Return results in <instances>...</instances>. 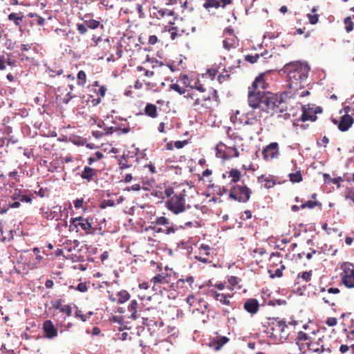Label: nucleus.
I'll use <instances>...</instances> for the list:
<instances>
[{"mask_svg": "<svg viewBox=\"0 0 354 354\" xmlns=\"http://www.w3.org/2000/svg\"><path fill=\"white\" fill-rule=\"evenodd\" d=\"M310 71L309 66L304 62H292L286 64L281 71L286 74L288 78V86L300 97L309 94L307 90L301 91L307 84V78Z\"/></svg>", "mask_w": 354, "mask_h": 354, "instance_id": "f257e3e1", "label": "nucleus"}, {"mask_svg": "<svg viewBox=\"0 0 354 354\" xmlns=\"http://www.w3.org/2000/svg\"><path fill=\"white\" fill-rule=\"evenodd\" d=\"M264 85L263 75L256 77L252 87L249 88L248 104L252 108H259L268 111L275 106V103L270 93L265 94L260 91V88H264Z\"/></svg>", "mask_w": 354, "mask_h": 354, "instance_id": "f03ea898", "label": "nucleus"}, {"mask_svg": "<svg viewBox=\"0 0 354 354\" xmlns=\"http://www.w3.org/2000/svg\"><path fill=\"white\" fill-rule=\"evenodd\" d=\"M185 191L183 190L180 194L168 199L165 203L167 209L175 214H178L189 209L191 206L185 203Z\"/></svg>", "mask_w": 354, "mask_h": 354, "instance_id": "7ed1b4c3", "label": "nucleus"}, {"mask_svg": "<svg viewBox=\"0 0 354 354\" xmlns=\"http://www.w3.org/2000/svg\"><path fill=\"white\" fill-rule=\"evenodd\" d=\"M240 151H243V139L239 136H234L227 144H226L227 159L240 156Z\"/></svg>", "mask_w": 354, "mask_h": 354, "instance_id": "20e7f679", "label": "nucleus"}, {"mask_svg": "<svg viewBox=\"0 0 354 354\" xmlns=\"http://www.w3.org/2000/svg\"><path fill=\"white\" fill-rule=\"evenodd\" d=\"M92 219L89 218H83L82 216L73 218L71 220L70 230L78 231V226L86 233L90 234L92 230Z\"/></svg>", "mask_w": 354, "mask_h": 354, "instance_id": "39448f33", "label": "nucleus"}, {"mask_svg": "<svg viewBox=\"0 0 354 354\" xmlns=\"http://www.w3.org/2000/svg\"><path fill=\"white\" fill-rule=\"evenodd\" d=\"M251 191L245 185H236L234 187L230 194V196L239 202H247L250 197Z\"/></svg>", "mask_w": 354, "mask_h": 354, "instance_id": "423d86ee", "label": "nucleus"}, {"mask_svg": "<svg viewBox=\"0 0 354 354\" xmlns=\"http://www.w3.org/2000/svg\"><path fill=\"white\" fill-rule=\"evenodd\" d=\"M324 338V335L318 337L317 338L312 337L308 342H307V343H306V347L308 351L317 354H322L326 351L330 353V350L325 348Z\"/></svg>", "mask_w": 354, "mask_h": 354, "instance_id": "0eeeda50", "label": "nucleus"}, {"mask_svg": "<svg viewBox=\"0 0 354 354\" xmlns=\"http://www.w3.org/2000/svg\"><path fill=\"white\" fill-rule=\"evenodd\" d=\"M343 272L342 281L346 287L354 288V268L351 263H346L342 266Z\"/></svg>", "mask_w": 354, "mask_h": 354, "instance_id": "6e6552de", "label": "nucleus"}, {"mask_svg": "<svg viewBox=\"0 0 354 354\" xmlns=\"http://www.w3.org/2000/svg\"><path fill=\"white\" fill-rule=\"evenodd\" d=\"M279 154L278 144L272 142L263 150V158L269 160L278 157Z\"/></svg>", "mask_w": 354, "mask_h": 354, "instance_id": "1a4fd4ad", "label": "nucleus"}, {"mask_svg": "<svg viewBox=\"0 0 354 354\" xmlns=\"http://www.w3.org/2000/svg\"><path fill=\"white\" fill-rule=\"evenodd\" d=\"M43 330L44 336L48 339H52L58 335L57 329L50 320H46L44 322Z\"/></svg>", "mask_w": 354, "mask_h": 354, "instance_id": "9d476101", "label": "nucleus"}, {"mask_svg": "<svg viewBox=\"0 0 354 354\" xmlns=\"http://www.w3.org/2000/svg\"><path fill=\"white\" fill-rule=\"evenodd\" d=\"M288 328V326L284 321H279L277 322L275 328H273L276 332L280 333V338L279 341L280 342H283L287 339L288 337V333L286 331Z\"/></svg>", "mask_w": 354, "mask_h": 354, "instance_id": "9b49d317", "label": "nucleus"}, {"mask_svg": "<svg viewBox=\"0 0 354 354\" xmlns=\"http://www.w3.org/2000/svg\"><path fill=\"white\" fill-rule=\"evenodd\" d=\"M302 115H301V120L305 122V121H308V120H310V121H315L316 119H317V111H313V109H311L309 106V105L308 106H304L302 107Z\"/></svg>", "mask_w": 354, "mask_h": 354, "instance_id": "f8f14e48", "label": "nucleus"}, {"mask_svg": "<svg viewBox=\"0 0 354 354\" xmlns=\"http://www.w3.org/2000/svg\"><path fill=\"white\" fill-rule=\"evenodd\" d=\"M312 337H309L306 333L304 332H299L297 337V344L298 345L299 349L303 353L305 352L304 347L306 346V343L308 342Z\"/></svg>", "mask_w": 354, "mask_h": 354, "instance_id": "ddd939ff", "label": "nucleus"}, {"mask_svg": "<svg viewBox=\"0 0 354 354\" xmlns=\"http://www.w3.org/2000/svg\"><path fill=\"white\" fill-rule=\"evenodd\" d=\"M353 118L349 115H344L342 117L338 128L342 131H347L352 125Z\"/></svg>", "mask_w": 354, "mask_h": 354, "instance_id": "4468645a", "label": "nucleus"}, {"mask_svg": "<svg viewBox=\"0 0 354 354\" xmlns=\"http://www.w3.org/2000/svg\"><path fill=\"white\" fill-rule=\"evenodd\" d=\"M245 310L251 314H255L259 308V303L257 299H250L244 304Z\"/></svg>", "mask_w": 354, "mask_h": 354, "instance_id": "2eb2a0df", "label": "nucleus"}, {"mask_svg": "<svg viewBox=\"0 0 354 354\" xmlns=\"http://www.w3.org/2000/svg\"><path fill=\"white\" fill-rule=\"evenodd\" d=\"M96 174L97 170L89 167H85L81 174V177L90 182L93 179V177L95 176Z\"/></svg>", "mask_w": 354, "mask_h": 354, "instance_id": "dca6fc26", "label": "nucleus"}, {"mask_svg": "<svg viewBox=\"0 0 354 354\" xmlns=\"http://www.w3.org/2000/svg\"><path fill=\"white\" fill-rule=\"evenodd\" d=\"M150 228L153 231L154 233H162L167 235L174 234L176 232V229L174 227H165L151 225Z\"/></svg>", "mask_w": 354, "mask_h": 354, "instance_id": "f3484780", "label": "nucleus"}, {"mask_svg": "<svg viewBox=\"0 0 354 354\" xmlns=\"http://www.w3.org/2000/svg\"><path fill=\"white\" fill-rule=\"evenodd\" d=\"M229 339L226 337H221L215 341H212L209 343V346L212 347L214 351H217L221 348V347L228 342Z\"/></svg>", "mask_w": 354, "mask_h": 354, "instance_id": "a211bd4d", "label": "nucleus"}, {"mask_svg": "<svg viewBox=\"0 0 354 354\" xmlns=\"http://www.w3.org/2000/svg\"><path fill=\"white\" fill-rule=\"evenodd\" d=\"M209 295L223 304L229 305L230 304V300L227 299V295H226L220 294L212 290L209 291Z\"/></svg>", "mask_w": 354, "mask_h": 354, "instance_id": "6ab92c4d", "label": "nucleus"}, {"mask_svg": "<svg viewBox=\"0 0 354 354\" xmlns=\"http://www.w3.org/2000/svg\"><path fill=\"white\" fill-rule=\"evenodd\" d=\"M215 149L216 157L222 159H227L226 144L221 142L216 145Z\"/></svg>", "mask_w": 354, "mask_h": 354, "instance_id": "aec40b11", "label": "nucleus"}, {"mask_svg": "<svg viewBox=\"0 0 354 354\" xmlns=\"http://www.w3.org/2000/svg\"><path fill=\"white\" fill-rule=\"evenodd\" d=\"M153 225L156 226H162V227H174L172 224L170 223L168 218L165 216H159L156 217L153 221L151 222Z\"/></svg>", "mask_w": 354, "mask_h": 354, "instance_id": "412c9836", "label": "nucleus"}, {"mask_svg": "<svg viewBox=\"0 0 354 354\" xmlns=\"http://www.w3.org/2000/svg\"><path fill=\"white\" fill-rule=\"evenodd\" d=\"M145 113L147 115L155 118L157 117V108L153 104H147L145 108Z\"/></svg>", "mask_w": 354, "mask_h": 354, "instance_id": "4be33fe9", "label": "nucleus"}, {"mask_svg": "<svg viewBox=\"0 0 354 354\" xmlns=\"http://www.w3.org/2000/svg\"><path fill=\"white\" fill-rule=\"evenodd\" d=\"M259 182L262 184L266 188H270L275 185L274 181L270 177H265L261 176L258 178Z\"/></svg>", "mask_w": 354, "mask_h": 354, "instance_id": "5701e85b", "label": "nucleus"}, {"mask_svg": "<svg viewBox=\"0 0 354 354\" xmlns=\"http://www.w3.org/2000/svg\"><path fill=\"white\" fill-rule=\"evenodd\" d=\"M118 300L120 304H124L130 299L129 293L126 290H121L118 293Z\"/></svg>", "mask_w": 354, "mask_h": 354, "instance_id": "b1692460", "label": "nucleus"}, {"mask_svg": "<svg viewBox=\"0 0 354 354\" xmlns=\"http://www.w3.org/2000/svg\"><path fill=\"white\" fill-rule=\"evenodd\" d=\"M220 6V2L218 0H205L203 7L206 9L212 8H218Z\"/></svg>", "mask_w": 354, "mask_h": 354, "instance_id": "393cba45", "label": "nucleus"}, {"mask_svg": "<svg viewBox=\"0 0 354 354\" xmlns=\"http://www.w3.org/2000/svg\"><path fill=\"white\" fill-rule=\"evenodd\" d=\"M288 176L290 178V180L293 183H299L302 180V176L300 171L289 174Z\"/></svg>", "mask_w": 354, "mask_h": 354, "instance_id": "a878e982", "label": "nucleus"}, {"mask_svg": "<svg viewBox=\"0 0 354 354\" xmlns=\"http://www.w3.org/2000/svg\"><path fill=\"white\" fill-rule=\"evenodd\" d=\"M230 177L232 178V182L236 183L240 179L241 173L237 169H232L230 172Z\"/></svg>", "mask_w": 354, "mask_h": 354, "instance_id": "bb28decb", "label": "nucleus"}, {"mask_svg": "<svg viewBox=\"0 0 354 354\" xmlns=\"http://www.w3.org/2000/svg\"><path fill=\"white\" fill-rule=\"evenodd\" d=\"M8 19H9V20L14 21V23L16 25H19L20 22L22 21L23 16L18 15L16 13H10L8 15Z\"/></svg>", "mask_w": 354, "mask_h": 354, "instance_id": "cd10ccee", "label": "nucleus"}, {"mask_svg": "<svg viewBox=\"0 0 354 354\" xmlns=\"http://www.w3.org/2000/svg\"><path fill=\"white\" fill-rule=\"evenodd\" d=\"M138 308V304L136 300H133L131 301V304L129 306V310L131 312V316L133 318H136V313L137 312V309Z\"/></svg>", "mask_w": 354, "mask_h": 354, "instance_id": "c85d7f7f", "label": "nucleus"}, {"mask_svg": "<svg viewBox=\"0 0 354 354\" xmlns=\"http://www.w3.org/2000/svg\"><path fill=\"white\" fill-rule=\"evenodd\" d=\"M252 114L249 113L248 116V120H245V124H254L257 122L259 121L260 115L259 114H256L254 117H252Z\"/></svg>", "mask_w": 354, "mask_h": 354, "instance_id": "c756f323", "label": "nucleus"}, {"mask_svg": "<svg viewBox=\"0 0 354 354\" xmlns=\"http://www.w3.org/2000/svg\"><path fill=\"white\" fill-rule=\"evenodd\" d=\"M223 45L226 50H229L231 48L234 47V39L233 38L224 39Z\"/></svg>", "mask_w": 354, "mask_h": 354, "instance_id": "7c9ffc66", "label": "nucleus"}, {"mask_svg": "<svg viewBox=\"0 0 354 354\" xmlns=\"http://www.w3.org/2000/svg\"><path fill=\"white\" fill-rule=\"evenodd\" d=\"M56 308H59L60 311L65 313L67 316H70L71 315L72 309L69 305L58 306Z\"/></svg>", "mask_w": 354, "mask_h": 354, "instance_id": "2f4dec72", "label": "nucleus"}, {"mask_svg": "<svg viewBox=\"0 0 354 354\" xmlns=\"http://www.w3.org/2000/svg\"><path fill=\"white\" fill-rule=\"evenodd\" d=\"M344 24L346 25V30L347 32H351L353 29V22L351 17H348L344 19Z\"/></svg>", "mask_w": 354, "mask_h": 354, "instance_id": "473e14b6", "label": "nucleus"}, {"mask_svg": "<svg viewBox=\"0 0 354 354\" xmlns=\"http://www.w3.org/2000/svg\"><path fill=\"white\" fill-rule=\"evenodd\" d=\"M171 90L175 91L179 94L182 95L185 93V89L181 88L178 84H172L169 86Z\"/></svg>", "mask_w": 354, "mask_h": 354, "instance_id": "72a5a7b5", "label": "nucleus"}, {"mask_svg": "<svg viewBox=\"0 0 354 354\" xmlns=\"http://www.w3.org/2000/svg\"><path fill=\"white\" fill-rule=\"evenodd\" d=\"M312 276V271L303 272L301 274H298V278H301L304 281L308 282L310 280Z\"/></svg>", "mask_w": 354, "mask_h": 354, "instance_id": "f704fd0d", "label": "nucleus"}, {"mask_svg": "<svg viewBox=\"0 0 354 354\" xmlns=\"http://www.w3.org/2000/svg\"><path fill=\"white\" fill-rule=\"evenodd\" d=\"M77 79L79 80V84L84 85L86 83V73L83 71H80L77 73Z\"/></svg>", "mask_w": 354, "mask_h": 354, "instance_id": "c9c22d12", "label": "nucleus"}, {"mask_svg": "<svg viewBox=\"0 0 354 354\" xmlns=\"http://www.w3.org/2000/svg\"><path fill=\"white\" fill-rule=\"evenodd\" d=\"M317 205V201H308L301 205V208H302V209H305V208L313 209Z\"/></svg>", "mask_w": 354, "mask_h": 354, "instance_id": "e433bc0d", "label": "nucleus"}, {"mask_svg": "<svg viewBox=\"0 0 354 354\" xmlns=\"http://www.w3.org/2000/svg\"><path fill=\"white\" fill-rule=\"evenodd\" d=\"M210 248L207 245H201L199 248L200 254H205L206 256L209 255Z\"/></svg>", "mask_w": 354, "mask_h": 354, "instance_id": "4c0bfd02", "label": "nucleus"}, {"mask_svg": "<svg viewBox=\"0 0 354 354\" xmlns=\"http://www.w3.org/2000/svg\"><path fill=\"white\" fill-rule=\"evenodd\" d=\"M23 192L19 189H15L11 195V198L14 201H19V198L21 196Z\"/></svg>", "mask_w": 354, "mask_h": 354, "instance_id": "58836bf2", "label": "nucleus"}, {"mask_svg": "<svg viewBox=\"0 0 354 354\" xmlns=\"http://www.w3.org/2000/svg\"><path fill=\"white\" fill-rule=\"evenodd\" d=\"M71 288H74L81 292H85L88 290L86 283H80L76 288L71 286Z\"/></svg>", "mask_w": 354, "mask_h": 354, "instance_id": "ea45409f", "label": "nucleus"}, {"mask_svg": "<svg viewBox=\"0 0 354 354\" xmlns=\"http://www.w3.org/2000/svg\"><path fill=\"white\" fill-rule=\"evenodd\" d=\"M259 57V55L256 54L255 55H246L245 57V59L252 64H254L257 62L258 59Z\"/></svg>", "mask_w": 354, "mask_h": 354, "instance_id": "a19ab883", "label": "nucleus"}, {"mask_svg": "<svg viewBox=\"0 0 354 354\" xmlns=\"http://www.w3.org/2000/svg\"><path fill=\"white\" fill-rule=\"evenodd\" d=\"M165 279H166V278L165 276L161 275V274H158V275L153 277L152 278L151 281L154 283H163L165 281Z\"/></svg>", "mask_w": 354, "mask_h": 354, "instance_id": "79ce46f5", "label": "nucleus"}, {"mask_svg": "<svg viewBox=\"0 0 354 354\" xmlns=\"http://www.w3.org/2000/svg\"><path fill=\"white\" fill-rule=\"evenodd\" d=\"M179 81L185 86H189L190 84L189 79L187 75H181Z\"/></svg>", "mask_w": 354, "mask_h": 354, "instance_id": "37998d69", "label": "nucleus"}, {"mask_svg": "<svg viewBox=\"0 0 354 354\" xmlns=\"http://www.w3.org/2000/svg\"><path fill=\"white\" fill-rule=\"evenodd\" d=\"M307 17L308 18L309 22L311 24H315L318 21V15H317L308 14Z\"/></svg>", "mask_w": 354, "mask_h": 354, "instance_id": "c03bdc74", "label": "nucleus"}, {"mask_svg": "<svg viewBox=\"0 0 354 354\" xmlns=\"http://www.w3.org/2000/svg\"><path fill=\"white\" fill-rule=\"evenodd\" d=\"M328 326H335L337 324V320L335 317H328L326 322Z\"/></svg>", "mask_w": 354, "mask_h": 354, "instance_id": "a18cd8bd", "label": "nucleus"}, {"mask_svg": "<svg viewBox=\"0 0 354 354\" xmlns=\"http://www.w3.org/2000/svg\"><path fill=\"white\" fill-rule=\"evenodd\" d=\"M6 57V64H8L10 66H15L16 64V61L14 59H12L10 58V55L8 54Z\"/></svg>", "mask_w": 354, "mask_h": 354, "instance_id": "49530a36", "label": "nucleus"}, {"mask_svg": "<svg viewBox=\"0 0 354 354\" xmlns=\"http://www.w3.org/2000/svg\"><path fill=\"white\" fill-rule=\"evenodd\" d=\"M115 205V202L113 200H106L104 201L102 203V207L104 208L106 207H113Z\"/></svg>", "mask_w": 354, "mask_h": 354, "instance_id": "de8ad7c7", "label": "nucleus"}, {"mask_svg": "<svg viewBox=\"0 0 354 354\" xmlns=\"http://www.w3.org/2000/svg\"><path fill=\"white\" fill-rule=\"evenodd\" d=\"M174 194V189L171 187H167L165 189L164 192V195L162 196V198H164L165 197H170Z\"/></svg>", "mask_w": 354, "mask_h": 354, "instance_id": "09e8293b", "label": "nucleus"}, {"mask_svg": "<svg viewBox=\"0 0 354 354\" xmlns=\"http://www.w3.org/2000/svg\"><path fill=\"white\" fill-rule=\"evenodd\" d=\"M187 144V140H183V141L178 140V141H176L174 142V146L177 149H181L183 147H185Z\"/></svg>", "mask_w": 354, "mask_h": 354, "instance_id": "8fccbe9b", "label": "nucleus"}, {"mask_svg": "<svg viewBox=\"0 0 354 354\" xmlns=\"http://www.w3.org/2000/svg\"><path fill=\"white\" fill-rule=\"evenodd\" d=\"M19 201L25 203H31L32 198L30 196L25 195L22 193L21 196L19 198Z\"/></svg>", "mask_w": 354, "mask_h": 354, "instance_id": "3c124183", "label": "nucleus"}, {"mask_svg": "<svg viewBox=\"0 0 354 354\" xmlns=\"http://www.w3.org/2000/svg\"><path fill=\"white\" fill-rule=\"evenodd\" d=\"M169 32H170V37L171 39H175L178 35L177 28L176 27H172L169 30Z\"/></svg>", "mask_w": 354, "mask_h": 354, "instance_id": "603ef678", "label": "nucleus"}, {"mask_svg": "<svg viewBox=\"0 0 354 354\" xmlns=\"http://www.w3.org/2000/svg\"><path fill=\"white\" fill-rule=\"evenodd\" d=\"M77 30L80 34L83 35L86 32L87 28L84 24H77Z\"/></svg>", "mask_w": 354, "mask_h": 354, "instance_id": "864d4df0", "label": "nucleus"}, {"mask_svg": "<svg viewBox=\"0 0 354 354\" xmlns=\"http://www.w3.org/2000/svg\"><path fill=\"white\" fill-rule=\"evenodd\" d=\"M100 25V22L95 20H91L88 22V27L92 29L97 28Z\"/></svg>", "mask_w": 354, "mask_h": 354, "instance_id": "5fc2aeb1", "label": "nucleus"}, {"mask_svg": "<svg viewBox=\"0 0 354 354\" xmlns=\"http://www.w3.org/2000/svg\"><path fill=\"white\" fill-rule=\"evenodd\" d=\"M252 254L254 256L255 254H259L261 256H263L264 254H266V250L262 248H255L252 250Z\"/></svg>", "mask_w": 354, "mask_h": 354, "instance_id": "6e6d98bb", "label": "nucleus"}, {"mask_svg": "<svg viewBox=\"0 0 354 354\" xmlns=\"http://www.w3.org/2000/svg\"><path fill=\"white\" fill-rule=\"evenodd\" d=\"M6 68V57L0 55V70H5Z\"/></svg>", "mask_w": 354, "mask_h": 354, "instance_id": "4d7b16f0", "label": "nucleus"}, {"mask_svg": "<svg viewBox=\"0 0 354 354\" xmlns=\"http://www.w3.org/2000/svg\"><path fill=\"white\" fill-rule=\"evenodd\" d=\"M323 300H324V301L326 304H330L331 306H334L335 305L334 300L331 297H323Z\"/></svg>", "mask_w": 354, "mask_h": 354, "instance_id": "13d9d810", "label": "nucleus"}, {"mask_svg": "<svg viewBox=\"0 0 354 354\" xmlns=\"http://www.w3.org/2000/svg\"><path fill=\"white\" fill-rule=\"evenodd\" d=\"M33 252L37 255L36 259L38 261H40L42 259V256L39 254L40 250L38 248H35L33 249Z\"/></svg>", "mask_w": 354, "mask_h": 354, "instance_id": "bf43d9fd", "label": "nucleus"}, {"mask_svg": "<svg viewBox=\"0 0 354 354\" xmlns=\"http://www.w3.org/2000/svg\"><path fill=\"white\" fill-rule=\"evenodd\" d=\"M158 41V38L156 35H151L149 37V43L151 45L155 44Z\"/></svg>", "mask_w": 354, "mask_h": 354, "instance_id": "052dcab7", "label": "nucleus"}, {"mask_svg": "<svg viewBox=\"0 0 354 354\" xmlns=\"http://www.w3.org/2000/svg\"><path fill=\"white\" fill-rule=\"evenodd\" d=\"M82 204H83V200L82 199H76L74 201V206L77 209L80 208L82 206Z\"/></svg>", "mask_w": 354, "mask_h": 354, "instance_id": "680f3d73", "label": "nucleus"}, {"mask_svg": "<svg viewBox=\"0 0 354 354\" xmlns=\"http://www.w3.org/2000/svg\"><path fill=\"white\" fill-rule=\"evenodd\" d=\"M203 254H200L198 256H196V259L201 262H203V263H207L209 262V260L208 259H207L206 257H204L202 256Z\"/></svg>", "mask_w": 354, "mask_h": 354, "instance_id": "e2e57ef3", "label": "nucleus"}, {"mask_svg": "<svg viewBox=\"0 0 354 354\" xmlns=\"http://www.w3.org/2000/svg\"><path fill=\"white\" fill-rule=\"evenodd\" d=\"M348 349H349V347L347 345H344V344L341 345L339 347V351L342 353H346L348 351Z\"/></svg>", "mask_w": 354, "mask_h": 354, "instance_id": "0e129e2a", "label": "nucleus"}, {"mask_svg": "<svg viewBox=\"0 0 354 354\" xmlns=\"http://www.w3.org/2000/svg\"><path fill=\"white\" fill-rule=\"evenodd\" d=\"M339 292V290L337 288H330L328 290V293L329 294H338Z\"/></svg>", "mask_w": 354, "mask_h": 354, "instance_id": "69168bd1", "label": "nucleus"}, {"mask_svg": "<svg viewBox=\"0 0 354 354\" xmlns=\"http://www.w3.org/2000/svg\"><path fill=\"white\" fill-rule=\"evenodd\" d=\"M19 206H20V203L19 201H17L12 203L9 204L8 207L9 208H18Z\"/></svg>", "mask_w": 354, "mask_h": 354, "instance_id": "338daca9", "label": "nucleus"}, {"mask_svg": "<svg viewBox=\"0 0 354 354\" xmlns=\"http://www.w3.org/2000/svg\"><path fill=\"white\" fill-rule=\"evenodd\" d=\"M75 315H76L77 317H80L83 322H85L86 320V319H87L86 315H82L81 313V311H77L75 313Z\"/></svg>", "mask_w": 354, "mask_h": 354, "instance_id": "774afa93", "label": "nucleus"}]
</instances>
